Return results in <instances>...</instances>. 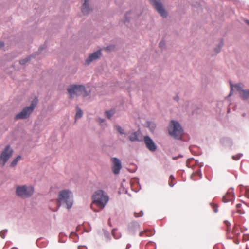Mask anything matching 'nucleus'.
<instances>
[{"label": "nucleus", "mask_w": 249, "mask_h": 249, "mask_svg": "<svg viewBox=\"0 0 249 249\" xmlns=\"http://www.w3.org/2000/svg\"><path fill=\"white\" fill-rule=\"evenodd\" d=\"M92 202L91 208L95 212L103 209L108 201V196L101 190L95 192L92 196Z\"/></svg>", "instance_id": "1"}, {"label": "nucleus", "mask_w": 249, "mask_h": 249, "mask_svg": "<svg viewBox=\"0 0 249 249\" xmlns=\"http://www.w3.org/2000/svg\"><path fill=\"white\" fill-rule=\"evenodd\" d=\"M72 197V193L69 190H64L60 191L56 200L57 208L62 204L65 203L68 209L71 208L73 204Z\"/></svg>", "instance_id": "2"}, {"label": "nucleus", "mask_w": 249, "mask_h": 249, "mask_svg": "<svg viewBox=\"0 0 249 249\" xmlns=\"http://www.w3.org/2000/svg\"><path fill=\"white\" fill-rule=\"evenodd\" d=\"M168 132L171 136L177 139H180L183 133V129L179 123L173 120L170 122Z\"/></svg>", "instance_id": "3"}, {"label": "nucleus", "mask_w": 249, "mask_h": 249, "mask_svg": "<svg viewBox=\"0 0 249 249\" xmlns=\"http://www.w3.org/2000/svg\"><path fill=\"white\" fill-rule=\"evenodd\" d=\"M67 91L71 98H73L75 95L82 96L85 97L88 94L85 90V87L81 85H72L68 89Z\"/></svg>", "instance_id": "4"}, {"label": "nucleus", "mask_w": 249, "mask_h": 249, "mask_svg": "<svg viewBox=\"0 0 249 249\" xmlns=\"http://www.w3.org/2000/svg\"><path fill=\"white\" fill-rule=\"evenodd\" d=\"M34 192V188L31 186H18L16 189V195L22 198H26L31 196Z\"/></svg>", "instance_id": "5"}, {"label": "nucleus", "mask_w": 249, "mask_h": 249, "mask_svg": "<svg viewBox=\"0 0 249 249\" xmlns=\"http://www.w3.org/2000/svg\"><path fill=\"white\" fill-rule=\"evenodd\" d=\"M225 224L227 226V237L229 239H233L234 240V242L236 244H238L239 243V241L238 239V237L240 235L241 233V230L239 226L235 225L232 231H231L229 228V226L230 225V223L228 221H225Z\"/></svg>", "instance_id": "6"}, {"label": "nucleus", "mask_w": 249, "mask_h": 249, "mask_svg": "<svg viewBox=\"0 0 249 249\" xmlns=\"http://www.w3.org/2000/svg\"><path fill=\"white\" fill-rule=\"evenodd\" d=\"M13 150L9 145L6 146L0 155V165L3 167L13 155Z\"/></svg>", "instance_id": "7"}, {"label": "nucleus", "mask_w": 249, "mask_h": 249, "mask_svg": "<svg viewBox=\"0 0 249 249\" xmlns=\"http://www.w3.org/2000/svg\"><path fill=\"white\" fill-rule=\"evenodd\" d=\"M231 90L234 88L239 91V96L243 100H247L249 98V90H243L241 84H238L234 85L231 84Z\"/></svg>", "instance_id": "8"}, {"label": "nucleus", "mask_w": 249, "mask_h": 249, "mask_svg": "<svg viewBox=\"0 0 249 249\" xmlns=\"http://www.w3.org/2000/svg\"><path fill=\"white\" fill-rule=\"evenodd\" d=\"M150 1L151 4L161 16L163 17H166L167 13L163 8L160 0H150Z\"/></svg>", "instance_id": "9"}, {"label": "nucleus", "mask_w": 249, "mask_h": 249, "mask_svg": "<svg viewBox=\"0 0 249 249\" xmlns=\"http://www.w3.org/2000/svg\"><path fill=\"white\" fill-rule=\"evenodd\" d=\"M143 141L147 148L150 151H155L157 149V146L153 140L148 136H144Z\"/></svg>", "instance_id": "10"}, {"label": "nucleus", "mask_w": 249, "mask_h": 249, "mask_svg": "<svg viewBox=\"0 0 249 249\" xmlns=\"http://www.w3.org/2000/svg\"><path fill=\"white\" fill-rule=\"evenodd\" d=\"M33 112L32 108H30L28 107H25L21 112L17 114L15 116V119H23L28 118L30 114Z\"/></svg>", "instance_id": "11"}, {"label": "nucleus", "mask_w": 249, "mask_h": 249, "mask_svg": "<svg viewBox=\"0 0 249 249\" xmlns=\"http://www.w3.org/2000/svg\"><path fill=\"white\" fill-rule=\"evenodd\" d=\"M111 161L113 163L112 171L114 174L117 175L119 174L122 168L121 161L116 158H112Z\"/></svg>", "instance_id": "12"}, {"label": "nucleus", "mask_w": 249, "mask_h": 249, "mask_svg": "<svg viewBox=\"0 0 249 249\" xmlns=\"http://www.w3.org/2000/svg\"><path fill=\"white\" fill-rule=\"evenodd\" d=\"M101 55V53L100 51H97L92 54H90L88 58L86 60L85 63L89 65L92 61L97 59L98 58L100 57Z\"/></svg>", "instance_id": "13"}, {"label": "nucleus", "mask_w": 249, "mask_h": 249, "mask_svg": "<svg viewBox=\"0 0 249 249\" xmlns=\"http://www.w3.org/2000/svg\"><path fill=\"white\" fill-rule=\"evenodd\" d=\"M234 198V194L232 190L229 191L223 196V201L225 203L232 201Z\"/></svg>", "instance_id": "14"}, {"label": "nucleus", "mask_w": 249, "mask_h": 249, "mask_svg": "<svg viewBox=\"0 0 249 249\" xmlns=\"http://www.w3.org/2000/svg\"><path fill=\"white\" fill-rule=\"evenodd\" d=\"M90 11H91V8L89 6V0H85L82 8V13L84 14H87Z\"/></svg>", "instance_id": "15"}, {"label": "nucleus", "mask_w": 249, "mask_h": 249, "mask_svg": "<svg viewBox=\"0 0 249 249\" xmlns=\"http://www.w3.org/2000/svg\"><path fill=\"white\" fill-rule=\"evenodd\" d=\"M139 133L138 132L132 133L129 137V139L131 142L139 141L138 138Z\"/></svg>", "instance_id": "16"}, {"label": "nucleus", "mask_w": 249, "mask_h": 249, "mask_svg": "<svg viewBox=\"0 0 249 249\" xmlns=\"http://www.w3.org/2000/svg\"><path fill=\"white\" fill-rule=\"evenodd\" d=\"M21 157L20 155L18 156L15 159H14L11 163V167H15L18 163V161L20 160Z\"/></svg>", "instance_id": "17"}, {"label": "nucleus", "mask_w": 249, "mask_h": 249, "mask_svg": "<svg viewBox=\"0 0 249 249\" xmlns=\"http://www.w3.org/2000/svg\"><path fill=\"white\" fill-rule=\"evenodd\" d=\"M241 206H242V204L240 203L237 204L236 205V209H237L236 212L239 214H243L245 213V212L243 210V209L241 208Z\"/></svg>", "instance_id": "18"}, {"label": "nucleus", "mask_w": 249, "mask_h": 249, "mask_svg": "<svg viewBox=\"0 0 249 249\" xmlns=\"http://www.w3.org/2000/svg\"><path fill=\"white\" fill-rule=\"evenodd\" d=\"M38 102V100L36 98H35L32 102L31 105L30 106L28 107L30 108H32V110L33 111L35 107H36Z\"/></svg>", "instance_id": "19"}, {"label": "nucleus", "mask_w": 249, "mask_h": 249, "mask_svg": "<svg viewBox=\"0 0 249 249\" xmlns=\"http://www.w3.org/2000/svg\"><path fill=\"white\" fill-rule=\"evenodd\" d=\"M82 115H83V112H82V110L80 108L77 107L76 113V115H75V119H77L80 118L82 116Z\"/></svg>", "instance_id": "20"}, {"label": "nucleus", "mask_w": 249, "mask_h": 249, "mask_svg": "<svg viewBox=\"0 0 249 249\" xmlns=\"http://www.w3.org/2000/svg\"><path fill=\"white\" fill-rule=\"evenodd\" d=\"M114 113L115 111L114 110H110L106 111V115L108 119H110Z\"/></svg>", "instance_id": "21"}, {"label": "nucleus", "mask_w": 249, "mask_h": 249, "mask_svg": "<svg viewBox=\"0 0 249 249\" xmlns=\"http://www.w3.org/2000/svg\"><path fill=\"white\" fill-rule=\"evenodd\" d=\"M114 127L118 133L121 134H124V130L120 126L115 125Z\"/></svg>", "instance_id": "22"}, {"label": "nucleus", "mask_w": 249, "mask_h": 249, "mask_svg": "<svg viewBox=\"0 0 249 249\" xmlns=\"http://www.w3.org/2000/svg\"><path fill=\"white\" fill-rule=\"evenodd\" d=\"M143 212L142 211H141L138 213H137L136 212H134V216L136 217H141V216H142L143 215Z\"/></svg>", "instance_id": "23"}, {"label": "nucleus", "mask_w": 249, "mask_h": 249, "mask_svg": "<svg viewBox=\"0 0 249 249\" xmlns=\"http://www.w3.org/2000/svg\"><path fill=\"white\" fill-rule=\"evenodd\" d=\"M243 241H247L249 240V234H244L242 237Z\"/></svg>", "instance_id": "24"}, {"label": "nucleus", "mask_w": 249, "mask_h": 249, "mask_svg": "<svg viewBox=\"0 0 249 249\" xmlns=\"http://www.w3.org/2000/svg\"><path fill=\"white\" fill-rule=\"evenodd\" d=\"M169 179H170V180H171V181L169 182V185L170 187H173L174 186V184L172 183V181L174 179V178L173 176L171 175L169 177Z\"/></svg>", "instance_id": "25"}, {"label": "nucleus", "mask_w": 249, "mask_h": 249, "mask_svg": "<svg viewBox=\"0 0 249 249\" xmlns=\"http://www.w3.org/2000/svg\"><path fill=\"white\" fill-rule=\"evenodd\" d=\"M30 60L29 58H26L25 59H23L20 61V64L23 65L25 64L26 62H27Z\"/></svg>", "instance_id": "26"}, {"label": "nucleus", "mask_w": 249, "mask_h": 249, "mask_svg": "<svg viewBox=\"0 0 249 249\" xmlns=\"http://www.w3.org/2000/svg\"><path fill=\"white\" fill-rule=\"evenodd\" d=\"M213 211L215 213H216L217 212V206L216 204H214L213 205Z\"/></svg>", "instance_id": "27"}, {"label": "nucleus", "mask_w": 249, "mask_h": 249, "mask_svg": "<svg viewBox=\"0 0 249 249\" xmlns=\"http://www.w3.org/2000/svg\"><path fill=\"white\" fill-rule=\"evenodd\" d=\"M240 157V155H238L237 156H233L232 158L235 160H238Z\"/></svg>", "instance_id": "28"}, {"label": "nucleus", "mask_w": 249, "mask_h": 249, "mask_svg": "<svg viewBox=\"0 0 249 249\" xmlns=\"http://www.w3.org/2000/svg\"><path fill=\"white\" fill-rule=\"evenodd\" d=\"M130 12H128L125 15V18H126V21L127 20V18H129V15H130Z\"/></svg>", "instance_id": "29"}, {"label": "nucleus", "mask_w": 249, "mask_h": 249, "mask_svg": "<svg viewBox=\"0 0 249 249\" xmlns=\"http://www.w3.org/2000/svg\"><path fill=\"white\" fill-rule=\"evenodd\" d=\"M113 48H114V47H113V46H109V47H107L106 48V49L107 50H111L113 49Z\"/></svg>", "instance_id": "30"}, {"label": "nucleus", "mask_w": 249, "mask_h": 249, "mask_svg": "<svg viewBox=\"0 0 249 249\" xmlns=\"http://www.w3.org/2000/svg\"><path fill=\"white\" fill-rule=\"evenodd\" d=\"M115 231H116V230H112V233L113 235L114 236V237L115 238H118L119 237V236H118V237H116V236H115Z\"/></svg>", "instance_id": "31"}, {"label": "nucleus", "mask_w": 249, "mask_h": 249, "mask_svg": "<svg viewBox=\"0 0 249 249\" xmlns=\"http://www.w3.org/2000/svg\"><path fill=\"white\" fill-rule=\"evenodd\" d=\"M4 46V43L3 42L0 41V48Z\"/></svg>", "instance_id": "32"}, {"label": "nucleus", "mask_w": 249, "mask_h": 249, "mask_svg": "<svg viewBox=\"0 0 249 249\" xmlns=\"http://www.w3.org/2000/svg\"><path fill=\"white\" fill-rule=\"evenodd\" d=\"M182 157V156H181V155H179L178 157H173V159L175 160H177L178 157Z\"/></svg>", "instance_id": "33"}, {"label": "nucleus", "mask_w": 249, "mask_h": 249, "mask_svg": "<svg viewBox=\"0 0 249 249\" xmlns=\"http://www.w3.org/2000/svg\"><path fill=\"white\" fill-rule=\"evenodd\" d=\"M151 232L150 231H145V233H146L147 236H150L151 234H149L148 232Z\"/></svg>", "instance_id": "34"}, {"label": "nucleus", "mask_w": 249, "mask_h": 249, "mask_svg": "<svg viewBox=\"0 0 249 249\" xmlns=\"http://www.w3.org/2000/svg\"><path fill=\"white\" fill-rule=\"evenodd\" d=\"M163 45H164V43H163V42H160V47H162V46Z\"/></svg>", "instance_id": "35"}, {"label": "nucleus", "mask_w": 249, "mask_h": 249, "mask_svg": "<svg viewBox=\"0 0 249 249\" xmlns=\"http://www.w3.org/2000/svg\"><path fill=\"white\" fill-rule=\"evenodd\" d=\"M99 121H100V122L102 123L104 121V120L102 119H99Z\"/></svg>", "instance_id": "36"}, {"label": "nucleus", "mask_w": 249, "mask_h": 249, "mask_svg": "<svg viewBox=\"0 0 249 249\" xmlns=\"http://www.w3.org/2000/svg\"><path fill=\"white\" fill-rule=\"evenodd\" d=\"M130 245L127 244L126 249H128V248H130Z\"/></svg>", "instance_id": "37"}, {"label": "nucleus", "mask_w": 249, "mask_h": 249, "mask_svg": "<svg viewBox=\"0 0 249 249\" xmlns=\"http://www.w3.org/2000/svg\"><path fill=\"white\" fill-rule=\"evenodd\" d=\"M246 22L249 25V20H246Z\"/></svg>", "instance_id": "38"}, {"label": "nucleus", "mask_w": 249, "mask_h": 249, "mask_svg": "<svg viewBox=\"0 0 249 249\" xmlns=\"http://www.w3.org/2000/svg\"><path fill=\"white\" fill-rule=\"evenodd\" d=\"M223 45V43H220V46H219V48H220Z\"/></svg>", "instance_id": "39"}, {"label": "nucleus", "mask_w": 249, "mask_h": 249, "mask_svg": "<svg viewBox=\"0 0 249 249\" xmlns=\"http://www.w3.org/2000/svg\"><path fill=\"white\" fill-rule=\"evenodd\" d=\"M57 210V208H56V209H53V211H56Z\"/></svg>", "instance_id": "40"}, {"label": "nucleus", "mask_w": 249, "mask_h": 249, "mask_svg": "<svg viewBox=\"0 0 249 249\" xmlns=\"http://www.w3.org/2000/svg\"><path fill=\"white\" fill-rule=\"evenodd\" d=\"M246 249H249V248L248 247V246H246Z\"/></svg>", "instance_id": "41"}, {"label": "nucleus", "mask_w": 249, "mask_h": 249, "mask_svg": "<svg viewBox=\"0 0 249 249\" xmlns=\"http://www.w3.org/2000/svg\"><path fill=\"white\" fill-rule=\"evenodd\" d=\"M11 249H17V248H13Z\"/></svg>", "instance_id": "42"}, {"label": "nucleus", "mask_w": 249, "mask_h": 249, "mask_svg": "<svg viewBox=\"0 0 249 249\" xmlns=\"http://www.w3.org/2000/svg\"><path fill=\"white\" fill-rule=\"evenodd\" d=\"M142 232H141L140 233V235L142 236Z\"/></svg>", "instance_id": "43"}, {"label": "nucleus", "mask_w": 249, "mask_h": 249, "mask_svg": "<svg viewBox=\"0 0 249 249\" xmlns=\"http://www.w3.org/2000/svg\"><path fill=\"white\" fill-rule=\"evenodd\" d=\"M219 51V49H218V50L216 51V52L218 53Z\"/></svg>", "instance_id": "44"}]
</instances>
